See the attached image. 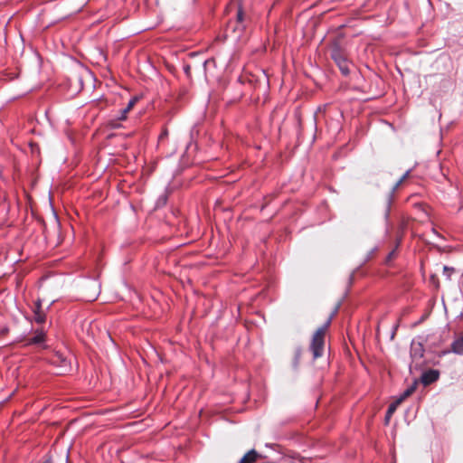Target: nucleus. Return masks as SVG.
<instances>
[{"label":"nucleus","mask_w":463,"mask_h":463,"mask_svg":"<svg viewBox=\"0 0 463 463\" xmlns=\"http://www.w3.org/2000/svg\"><path fill=\"white\" fill-rule=\"evenodd\" d=\"M411 173V170H407L403 175L400 178V180L396 183L395 184V187L394 188H397L410 175Z\"/></svg>","instance_id":"ddd939ff"},{"label":"nucleus","mask_w":463,"mask_h":463,"mask_svg":"<svg viewBox=\"0 0 463 463\" xmlns=\"http://www.w3.org/2000/svg\"><path fill=\"white\" fill-rule=\"evenodd\" d=\"M439 373L437 370H429L424 372L420 377L421 383L426 386L439 379Z\"/></svg>","instance_id":"39448f33"},{"label":"nucleus","mask_w":463,"mask_h":463,"mask_svg":"<svg viewBox=\"0 0 463 463\" xmlns=\"http://www.w3.org/2000/svg\"><path fill=\"white\" fill-rule=\"evenodd\" d=\"M41 308H42L41 302H40V300H38L35 303V307L33 309V313H34L33 318H34L35 322L38 324H42L45 321V314L41 310Z\"/></svg>","instance_id":"6e6552de"},{"label":"nucleus","mask_w":463,"mask_h":463,"mask_svg":"<svg viewBox=\"0 0 463 463\" xmlns=\"http://www.w3.org/2000/svg\"><path fill=\"white\" fill-rule=\"evenodd\" d=\"M417 384L418 382L414 381V383L411 385H410L401 395H399L395 400L397 403L401 404L405 399L411 396L415 392Z\"/></svg>","instance_id":"423d86ee"},{"label":"nucleus","mask_w":463,"mask_h":463,"mask_svg":"<svg viewBox=\"0 0 463 463\" xmlns=\"http://www.w3.org/2000/svg\"><path fill=\"white\" fill-rule=\"evenodd\" d=\"M237 19L239 22H241L243 20V12L241 8H239L237 13Z\"/></svg>","instance_id":"4468645a"},{"label":"nucleus","mask_w":463,"mask_h":463,"mask_svg":"<svg viewBox=\"0 0 463 463\" xmlns=\"http://www.w3.org/2000/svg\"><path fill=\"white\" fill-rule=\"evenodd\" d=\"M451 350L457 354H463V339L460 337L451 344Z\"/></svg>","instance_id":"9b49d317"},{"label":"nucleus","mask_w":463,"mask_h":463,"mask_svg":"<svg viewBox=\"0 0 463 463\" xmlns=\"http://www.w3.org/2000/svg\"><path fill=\"white\" fill-rule=\"evenodd\" d=\"M45 340V334L43 330H36L33 336L28 340L29 345H42Z\"/></svg>","instance_id":"1a4fd4ad"},{"label":"nucleus","mask_w":463,"mask_h":463,"mask_svg":"<svg viewBox=\"0 0 463 463\" xmlns=\"http://www.w3.org/2000/svg\"><path fill=\"white\" fill-rule=\"evenodd\" d=\"M136 99H132L128 101V106L121 110V114L118 117V119H126L128 112L133 108L134 104L136 103Z\"/></svg>","instance_id":"f8f14e48"},{"label":"nucleus","mask_w":463,"mask_h":463,"mask_svg":"<svg viewBox=\"0 0 463 463\" xmlns=\"http://www.w3.org/2000/svg\"><path fill=\"white\" fill-rule=\"evenodd\" d=\"M336 311H335L332 316L327 319V321L319 327L315 334L313 335L310 349L313 353V356L315 359L322 356L323 354V349H324V344H325V335L326 332L327 327L329 326L331 323V318L334 316V314Z\"/></svg>","instance_id":"f257e3e1"},{"label":"nucleus","mask_w":463,"mask_h":463,"mask_svg":"<svg viewBox=\"0 0 463 463\" xmlns=\"http://www.w3.org/2000/svg\"><path fill=\"white\" fill-rule=\"evenodd\" d=\"M400 405V403H397L396 401H394L393 402H392L388 409H387V411H386V414H385V424H389L390 422V420L392 416V414L395 412V411L397 410L398 406Z\"/></svg>","instance_id":"9d476101"},{"label":"nucleus","mask_w":463,"mask_h":463,"mask_svg":"<svg viewBox=\"0 0 463 463\" xmlns=\"http://www.w3.org/2000/svg\"><path fill=\"white\" fill-rule=\"evenodd\" d=\"M209 63V61H204L203 63V70H205L206 68V65Z\"/></svg>","instance_id":"6ab92c4d"},{"label":"nucleus","mask_w":463,"mask_h":463,"mask_svg":"<svg viewBox=\"0 0 463 463\" xmlns=\"http://www.w3.org/2000/svg\"><path fill=\"white\" fill-rule=\"evenodd\" d=\"M50 361L52 364L57 367L58 374H63L71 371V359L60 351L55 352Z\"/></svg>","instance_id":"f03ea898"},{"label":"nucleus","mask_w":463,"mask_h":463,"mask_svg":"<svg viewBox=\"0 0 463 463\" xmlns=\"http://www.w3.org/2000/svg\"><path fill=\"white\" fill-rule=\"evenodd\" d=\"M259 458H262V457L260 455H259L255 449H250L249 452H247L241 458V459L239 461V463H253Z\"/></svg>","instance_id":"0eeeda50"},{"label":"nucleus","mask_w":463,"mask_h":463,"mask_svg":"<svg viewBox=\"0 0 463 463\" xmlns=\"http://www.w3.org/2000/svg\"><path fill=\"white\" fill-rule=\"evenodd\" d=\"M300 354H301V350H300V349H298V350L296 351V355H295V366H297V364H298V360H299Z\"/></svg>","instance_id":"2eb2a0df"},{"label":"nucleus","mask_w":463,"mask_h":463,"mask_svg":"<svg viewBox=\"0 0 463 463\" xmlns=\"http://www.w3.org/2000/svg\"><path fill=\"white\" fill-rule=\"evenodd\" d=\"M43 463H53V462H52V458L50 456H47Z\"/></svg>","instance_id":"a211bd4d"},{"label":"nucleus","mask_w":463,"mask_h":463,"mask_svg":"<svg viewBox=\"0 0 463 463\" xmlns=\"http://www.w3.org/2000/svg\"><path fill=\"white\" fill-rule=\"evenodd\" d=\"M424 355L423 345L420 342H412L411 345V357L413 362L421 359Z\"/></svg>","instance_id":"20e7f679"},{"label":"nucleus","mask_w":463,"mask_h":463,"mask_svg":"<svg viewBox=\"0 0 463 463\" xmlns=\"http://www.w3.org/2000/svg\"><path fill=\"white\" fill-rule=\"evenodd\" d=\"M331 57L337 64L339 70L343 73V75L347 76L350 72L349 70V61L342 52L341 49L338 46H335L331 51Z\"/></svg>","instance_id":"7ed1b4c3"},{"label":"nucleus","mask_w":463,"mask_h":463,"mask_svg":"<svg viewBox=\"0 0 463 463\" xmlns=\"http://www.w3.org/2000/svg\"><path fill=\"white\" fill-rule=\"evenodd\" d=\"M184 70L185 74L187 76H190L191 66L190 65H185Z\"/></svg>","instance_id":"f3484780"},{"label":"nucleus","mask_w":463,"mask_h":463,"mask_svg":"<svg viewBox=\"0 0 463 463\" xmlns=\"http://www.w3.org/2000/svg\"><path fill=\"white\" fill-rule=\"evenodd\" d=\"M167 136H168L167 129H164L159 136V140H163L164 138L167 137Z\"/></svg>","instance_id":"dca6fc26"},{"label":"nucleus","mask_w":463,"mask_h":463,"mask_svg":"<svg viewBox=\"0 0 463 463\" xmlns=\"http://www.w3.org/2000/svg\"><path fill=\"white\" fill-rule=\"evenodd\" d=\"M450 270H451V269H449L448 267H446V266L444 267V272H448V271H450Z\"/></svg>","instance_id":"aec40b11"},{"label":"nucleus","mask_w":463,"mask_h":463,"mask_svg":"<svg viewBox=\"0 0 463 463\" xmlns=\"http://www.w3.org/2000/svg\"><path fill=\"white\" fill-rule=\"evenodd\" d=\"M460 338L463 339V335Z\"/></svg>","instance_id":"412c9836"}]
</instances>
